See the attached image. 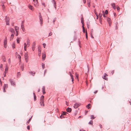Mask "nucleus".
Segmentation results:
<instances>
[{
	"label": "nucleus",
	"instance_id": "nucleus-57",
	"mask_svg": "<svg viewBox=\"0 0 131 131\" xmlns=\"http://www.w3.org/2000/svg\"><path fill=\"white\" fill-rule=\"evenodd\" d=\"M56 20V19H54V20H53V23L54 24V22Z\"/></svg>",
	"mask_w": 131,
	"mask_h": 131
},
{
	"label": "nucleus",
	"instance_id": "nucleus-2",
	"mask_svg": "<svg viewBox=\"0 0 131 131\" xmlns=\"http://www.w3.org/2000/svg\"><path fill=\"white\" fill-rule=\"evenodd\" d=\"M81 105V104L79 103H76L74 104L73 107L75 108H76L79 107Z\"/></svg>",
	"mask_w": 131,
	"mask_h": 131
},
{
	"label": "nucleus",
	"instance_id": "nucleus-29",
	"mask_svg": "<svg viewBox=\"0 0 131 131\" xmlns=\"http://www.w3.org/2000/svg\"><path fill=\"white\" fill-rule=\"evenodd\" d=\"M82 27L83 28V32H85V29L84 27V25H83L82 26Z\"/></svg>",
	"mask_w": 131,
	"mask_h": 131
},
{
	"label": "nucleus",
	"instance_id": "nucleus-28",
	"mask_svg": "<svg viewBox=\"0 0 131 131\" xmlns=\"http://www.w3.org/2000/svg\"><path fill=\"white\" fill-rule=\"evenodd\" d=\"M12 47L14 49L15 48V44L14 42H13V44L12 45Z\"/></svg>",
	"mask_w": 131,
	"mask_h": 131
},
{
	"label": "nucleus",
	"instance_id": "nucleus-46",
	"mask_svg": "<svg viewBox=\"0 0 131 131\" xmlns=\"http://www.w3.org/2000/svg\"><path fill=\"white\" fill-rule=\"evenodd\" d=\"M6 22V25H9V21H8V22Z\"/></svg>",
	"mask_w": 131,
	"mask_h": 131
},
{
	"label": "nucleus",
	"instance_id": "nucleus-55",
	"mask_svg": "<svg viewBox=\"0 0 131 131\" xmlns=\"http://www.w3.org/2000/svg\"><path fill=\"white\" fill-rule=\"evenodd\" d=\"M17 42L18 43H19V41L18 40V39H17Z\"/></svg>",
	"mask_w": 131,
	"mask_h": 131
},
{
	"label": "nucleus",
	"instance_id": "nucleus-10",
	"mask_svg": "<svg viewBox=\"0 0 131 131\" xmlns=\"http://www.w3.org/2000/svg\"><path fill=\"white\" fill-rule=\"evenodd\" d=\"M10 32L12 33V34H15V31L14 29L12 28H10Z\"/></svg>",
	"mask_w": 131,
	"mask_h": 131
},
{
	"label": "nucleus",
	"instance_id": "nucleus-35",
	"mask_svg": "<svg viewBox=\"0 0 131 131\" xmlns=\"http://www.w3.org/2000/svg\"><path fill=\"white\" fill-rule=\"evenodd\" d=\"M20 75V72H18L17 73V77H19Z\"/></svg>",
	"mask_w": 131,
	"mask_h": 131
},
{
	"label": "nucleus",
	"instance_id": "nucleus-40",
	"mask_svg": "<svg viewBox=\"0 0 131 131\" xmlns=\"http://www.w3.org/2000/svg\"><path fill=\"white\" fill-rule=\"evenodd\" d=\"M85 35H86V38L87 39H88V34H87V31H86V32Z\"/></svg>",
	"mask_w": 131,
	"mask_h": 131
},
{
	"label": "nucleus",
	"instance_id": "nucleus-26",
	"mask_svg": "<svg viewBox=\"0 0 131 131\" xmlns=\"http://www.w3.org/2000/svg\"><path fill=\"white\" fill-rule=\"evenodd\" d=\"M21 68L22 71H23L24 70V65L22 64L21 66Z\"/></svg>",
	"mask_w": 131,
	"mask_h": 131
},
{
	"label": "nucleus",
	"instance_id": "nucleus-16",
	"mask_svg": "<svg viewBox=\"0 0 131 131\" xmlns=\"http://www.w3.org/2000/svg\"><path fill=\"white\" fill-rule=\"evenodd\" d=\"M28 7L31 10L33 11L34 10V9L33 7L31 5H29L28 6Z\"/></svg>",
	"mask_w": 131,
	"mask_h": 131
},
{
	"label": "nucleus",
	"instance_id": "nucleus-5",
	"mask_svg": "<svg viewBox=\"0 0 131 131\" xmlns=\"http://www.w3.org/2000/svg\"><path fill=\"white\" fill-rule=\"evenodd\" d=\"M9 81H10L11 84L13 86H15V84L14 82L11 79H10Z\"/></svg>",
	"mask_w": 131,
	"mask_h": 131
},
{
	"label": "nucleus",
	"instance_id": "nucleus-7",
	"mask_svg": "<svg viewBox=\"0 0 131 131\" xmlns=\"http://www.w3.org/2000/svg\"><path fill=\"white\" fill-rule=\"evenodd\" d=\"M107 76V75L106 73H105L104 76L103 77V78L106 80H107L108 79V78L106 77Z\"/></svg>",
	"mask_w": 131,
	"mask_h": 131
},
{
	"label": "nucleus",
	"instance_id": "nucleus-15",
	"mask_svg": "<svg viewBox=\"0 0 131 131\" xmlns=\"http://www.w3.org/2000/svg\"><path fill=\"white\" fill-rule=\"evenodd\" d=\"M29 73L30 74H31L33 76H34L35 75V72H32V71H29Z\"/></svg>",
	"mask_w": 131,
	"mask_h": 131
},
{
	"label": "nucleus",
	"instance_id": "nucleus-56",
	"mask_svg": "<svg viewBox=\"0 0 131 131\" xmlns=\"http://www.w3.org/2000/svg\"><path fill=\"white\" fill-rule=\"evenodd\" d=\"M66 105L68 106L69 105H68V104H69V103H67V101L66 102Z\"/></svg>",
	"mask_w": 131,
	"mask_h": 131
},
{
	"label": "nucleus",
	"instance_id": "nucleus-38",
	"mask_svg": "<svg viewBox=\"0 0 131 131\" xmlns=\"http://www.w3.org/2000/svg\"><path fill=\"white\" fill-rule=\"evenodd\" d=\"M3 57H3V61H4V62H6V61L5 60H6V59H5V57L4 56H3Z\"/></svg>",
	"mask_w": 131,
	"mask_h": 131
},
{
	"label": "nucleus",
	"instance_id": "nucleus-39",
	"mask_svg": "<svg viewBox=\"0 0 131 131\" xmlns=\"http://www.w3.org/2000/svg\"><path fill=\"white\" fill-rule=\"evenodd\" d=\"M94 118V116L93 115H91V119H93Z\"/></svg>",
	"mask_w": 131,
	"mask_h": 131
},
{
	"label": "nucleus",
	"instance_id": "nucleus-52",
	"mask_svg": "<svg viewBox=\"0 0 131 131\" xmlns=\"http://www.w3.org/2000/svg\"><path fill=\"white\" fill-rule=\"evenodd\" d=\"M4 47L5 48H6L7 47V44L4 45Z\"/></svg>",
	"mask_w": 131,
	"mask_h": 131
},
{
	"label": "nucleus",
	"instance_id": "nucleus-47",
	"mask_svg": "<svg viewBox=\"0 0 131 131\" xmlns=\"http://www.w3.org/2000/svg\"><path fill=\"white\" fill-rule=\"evenodd\" d=\"M27 128L28 130H29L30 129V126L29 125H28L27 126Z\"/></svg>",
	"mask_w": 131,
	"mask_h": 131
},
{
	"label": "nucleus",
	"instance_id": "nucleus-8",
	"mask_svg": "<svg viewBox=\"0 0 131 131\" xmlns=\"http://www.w3.org/2000/svg\"><path fill=\"white\" fill-rule=\"evenodd\" d=\"M8 87L7 84H5L4 86L3 92H5V89L7 88Z\"/></svg>",
	"mask_w": 131,
	"mask_h": 131
},
{
	"label": "nucleus",
	"instance_id": "nucleus-27",
	"mask_svg": "<svg viewBox=\"0 0 131 131\" xmlns=\"http://www.w3.org/2000/svg\"><path fill=\"white\" fill-rule=\"evenodd\" d=\"M52 1H53V3L54 5L55 8H56L55 5L56 4V2L54 0H52Z\"/></svg>",
	"mask_w": 131,
	"mask_h": 131
},
{
	"label": "nucleus",
	"instance_id": "nucleus-21",
	"mask_svg": "<svg viewBox=\"0 0 131 131\" xmlns=\"http://www.w3.org/2000/svg\"><path fill=\"white\" fill-rule=\"evenodd\" d=\"M21 27L22 30H23V31H25V29L24 27V25L22 24L21 26Z\"/></svg>",
	"mask_w": 131,
	"mask_h": 131
},
{
	"label": "nucleus",
	"instance_id": "nucleus-50",
	"mask_svg": "<svg viewBox=\"0 0 131 131\" xmlns=\"http://www.w3.org/2000/svg\"><path fill=\"white\" fill-rule=\"evenodd\" d=\"M81 23L82 24V25H83V21L82 20V19H81Z\"/></svg>",
	"mask_w": 131,
	"mask_h": 131
},
{
	"label": "nucleus",
	"instance_id": "nucleus-33",
	"mask_svg": "<svg viewBox=\"0 0 131 131\" xmlns=\"http://www.w3.org/2000/svg\"><path fill=\"white\" fill-rule=\"evenodd\" d=\"M8 70V68L7 67H6V68L5 69V72L7 73Z\"/></svg>",
	"mask_w": 131,
	"mask_h": 131
},
{
	"label": "nucleus",
	"instance_id": "nucleus-3",
	"mask_svg": "<svg viewBox=\"0 0 131 131\" xmlns=\"http://www.w3.org/2000/svg\"><path fill=\"white\" fill-rule=\"evenodd\" d=\"M38 55L39 56H40L41 55V48L40 47H39L38 48Z\"/></svg>",
	"mask_w": 131,
	"mask_h": 131
},
{
	"label": "nucleus",
	"instance_id": "nucleus-22",
	"mask_svg": "<svg viewBox=\"0 0 131 131\" xmlns=\"http://www.w3.org/2000/svg\"><path fill=\"white\" fill-rule=\"evenodd\" d=\"M34 2H35V3L34 5L35 6H38V2L37 1H35Z\"/></svg>",
	"mask_w": 131,
	"mask_h": 131
},
{
	"label": "nucleus",
	"instance_id": "nucleus-18",
	"mask_svg": "<svg viewBox=\"0 0 131 131\" xmlns=\"http://www.w3.org/2000/svg\"><path fill=\"white\" fill-rule=\"evenodd\" d=\"M15 29L16 32H17V31H18L19 30V28L18 27L16 26L15 27Z\"/></svg>",
	"mask_w": 131,
	"mask_h": 131
},
{
	"label": "nucleus",
	"instance_id": "nucleus-41",
	"mask_svg": "<svg viewBox=\"0 0 131 131\" xmlns=\"http://www.w3.org/2000/svg\"><path fill=\"white\" fill-rule=\"evenodd\" d=\"M108 11L107 10H106L105 12V13L106 14H108Z\"/></svg>",
	"mask_w": 131,
	"mask_h": 131
},
{
	"label": "nucleus",
	"instance_id": "nucleus-13",
	"mask_svg": "<svg viewBox=\"0 0 131 131\" xmlns=\"http://www.w3.org/2000/svg\"><path fill=\"white\" fill-rule=\"evenodd\" d=\"M111 6H112V7L114 9H116V6L115 5V4L113 3H112L111 4Z\"/></svg>",
	"mask_w": 131,
	"mask_h": 131
},
{
	"label": "nucleus",
	"instance_id": "nucleus-30",
	"mask_svg": "<svg viewBox=\"0 0 131 131\" xmlns=\"http://www.w3.org/2000/svg\"><path fill=\"white\" fill-rule=\"evenodd\" d=\"M93 121L91 120L89 123V124L92 125L93 124Z\"/></svg>",
	"mask_w": 131,
	"mask_h": 131
},
{
	"label": "nucleus",
	"instance_id": "nucleus-60",
	"mask_svg": "<svg viewBox=\"0 0 131 131\" xmlns=\"http://www.w3.org/2000/svg\"><path fill=\"white\" fill-rule=\"evenodd\" d=\"M103 16L104 17H105L106 16H105V14L104 13L103 14Z\"/></svg>",
	"mask_w": 131,
	"mask_h": 131
},
{
	"label": "nucleus",
	"instance_id": "nucleus-61",
	"mask_svg": "<svg viewBox=\"0 0 131 131\" xmlns=\"http://www.w3.org/2000/svg\"><path fill=\"white\" fill-rule=\"evenodd\" d=\"M97 91L96 90V91H95L94 92V93H97Z\"/></svg>",
	"mask_w": 131,
	"mask_h": 131
},
{
	"label": "nucleus",
	"instance_id": "nucleus-1",
	"mask_svg": "<svg viewBox=\"0 0 131 131\" xmlns=\"http://www.w3.org/2000/svg\"><path fill=\"white\" fill-rule=\"evenodd\" d=\"M44 96L43 95L40 98V103L41 106H44Z\"/></svg>",
	"mask_w": 131,
	"mask_h": 131
},
{
	"label": "nucleus",
	"instance_id": "nucleus-6",
	"mask_svg": "<svg viewBox=\"0 0 131 131\" xmlns=\"http://www.w3.org/2000/svg\"><path fill=\"white\" fill-rule=\"evenodd\" d=\"M30 45V42L29 39V38H27V44L26 45L27 46L29 47Z\"/></svg>",
	"mask_w": 131,
	"mask_h": 131
},
{
	"label": "nucleus",
	"instance_id": "nucleus-9",
	"mask_svg": "<svg viewBox=\"0 0 131 131\" xmlns=\"http://www.w3.org/2000/svg\"><path fill=\"white\" fill-rule=\"evenodd\" d=\"M72 111L71 109L69 107H68L66 109V111L67 112H68L70 113V112Z\"/></svg>",
	"mask_w": 131,
	"mask_h": 131
},
{
	"label": "nucleus",
	"instance_id": "nucleus-32",
	"mask_svg": "<svg viewBox=\"0 0 131 131\" xmlns=\"http://www.w3.org/2000/svg\"><path fill=\"white\" fill-rule=\"evenodd\" d=\"M99 19L100 20V19H101V17H102V14H101L100 13L99 14Z\"/></svg>",
	"mask_w": 131,
	"mask_h": 131
},
{
	"label": "nucleus",
	"instance_id": "nucleus-51",
	"mask_svg": "<svg viewBox=\"0 0 131 131\" xmlns=\"http://www.w3.org/2000/svg\"><path fill=\"white\" fill-rule=\"evenodd\" d=\"M116 8L117 10H119V8L118 6H116Z\"/></svg>",
	"mask_w": 131,
	"mask_h": 131
},
{
	"label": "nucleus",
	"instance_id": "nucleus-4",
	"mask_svg": "<svg viewBox=\"0 0 131 131\" xmlns=\"http://www.w3.org/2000/svg\"><path fill=\"white\" fill-rule=\"evenodd\" d=\"M69 75H70L72 79V83H73V81L74 80V79L73 77V76L72 75L71 72V71L69 72Z\"/></svg>",
	"mask_w": 131,
	"mask_h": 131
},
{
	"label": "nucleus",
	"instance_id": "nucleus-53",
	"mask_svg": "<svg viewBox=\"0 0 131 131\" xmlns=\"http://www.w3.org/2000/svg\"><path fill=\"white\" fill-rule=\"evenodd\" d=\"M90 2H89L88 4V6H89V7H90Z\"/></svg>",
	"mask_w": 131,
	"mask_h": 131
},
{
	"label": "nucleus",
	"instance_id": "nucleus-42",
	"mask_svg": "<svg viewBox=\"0 0 131 131\" xmlns=\"http://www.w3.org/2000/svg\"><path fill=\"white\" fill-rule=\"evenodd\" d=\"M31 117L30 118H29L28 121H27V123H29V122H30L31 120Z\"/></svg>",
	"mask_w": 131,
	"mask_h": 131
},
{
	"label": "nucleus",
	"instance_id": "nucleus-20",
	"mask_svg": "<svg viewBox=\"0 0 131 131\" xmlns=\"http://www.w3.org/2000/svg\"><path fill=\"white\" fill-rule=\"evenodd\" d=\"M14 37V34H12L11 35V36L10 37V40H12L13 39V38Z\"/></svg>",
	"mask_w": 131,
	"mask_h": 131
},
{
	"label": "nucleus",
	"instance_id": "nucleus-34",
	"mask_svg": "<svg viewBox=\"0 0 131 131\" xmlns=\"http://www.w3.org/2000/svg\"><path fill=\"white\" fill-rule=\"evenodd\" d=\"M39 18L40 21H42V18L41 15H39Z\"/></svg>",
	"mask_w": 131,
	"mask_h": 131
},
{
	"label": "nucleus",
	"instance_id": "nucleus-12",
	"mask_svg": "<svg viewBox=\"0 0 131 131\" xmlns=\"http://www.w3.org/2000/svg\"><path fill=\"white\" fill-rule=\"evenodd\" d=\"M42 92L44 94L46 93L45 91V86H43L42 88Z\"/></svg>",
	"mask_w": 131,
	"mask_h": 131
},
{
	"label": "nucleus",
	"instance_id": "nucleus-59",
	"mask_svg": "<svg viewBox=\"0 0 131 131\" xmlns=\"http://www.w3.org/2000/svg\"><path fill=\"white\" fill-rule=\"evenodd\" d=\"M40 22L41 25H42V24H43L42 21H40Z\"/></svg>",
	"mask_w": 131,
	"mask_h": 131
},
{
	"label": "nucleus",
	"instance_id": "nucleus-45",
	"mask_svg": "<svg viewBox=\"0 0 131 131\" xmlns=\"http://www.w3.org/2000/svg\"><path fill=\"white\" fill-rule=\"evenodd\" d=\"M8 63H9V64H10V58H9L8 60Z\"/></svg>",
	"mask_w": 131,
	"mask_h": 131
},
{
	"label": "nucleus",
	"instance_id": "nucleus-48",
	"mask_svg": "<svg viewBox=\"0 0 131 131\" xmlns=\"http://www.w3.org/2000/svg\"><path fill=\"white\" fill-rule=\"evenodd\" d=\"M32 49L33 51H34L35 49V47H33L32 48Z\"/></svg>",
	"mask_w": 131,
	"mask_h": 131
},
{
	"label": "nucleus",
	"instance_id": "nucleus-19",
	"mask_svg": "<svg viewBox=\"0 0 131 131\" xmlns=\"http://www.w3.org/2000/svg\"><path fill=\"white\" fill-rule=\"evenodd\" d=\"M46 58V54H43L42 59L43 60H45Z\"/></svg>",
	"mask_w": 131,
	"mask_h": 131
},
{
	"label": "nucleus",
	"instance_id": "nucleus-64",
	"mask_svg": "<svg viewBox=\"0 0 131 131\" xmlns=\"http://www.w3.org/2000/svg\"><path fill=\"white\" fill-rule=\"evenodd\" d=\"M16 36H17L18 35V31H17V32H16Z\"/></svg>",
	"mask_w": 131,
	"mask_h": 131
},
{
	"label": "nucleus",
	"instance_id": "nucleus-37",
	"mask_svg": "<svg viewBox=\"0 0 131 131\" xmlns=\"http://www.w3.org/2000/svg\"><path fill=\"white\" fill-rule=\"evenodd\" d=\"M42 68L43 69H44V68H45V64H44L43 63H42Z\"/></svg>",
	"mask_w": 131,
	"mask_h": 131
},
{
	"label": "nucleus",
	"instance_id": "nucleus-24",
	"mask_svg": "<svg viewBox=\"0 0 131 131\" xmlns=\"http://www.w3.org/2000/svg\"><path fill=\"white\" fill-rule=\"evenodd\" d=\"M24 49L25 51L26 50V47L27 46V45H26V44L25 43H24Z\"/></svg>",
	"mask_w": 131,
	"mask_h": 131
},
{
	"label": "nucleus",
	"instance_id": "nucleus-54",
	"mask_svg": "<svg viewBox=\"0 0 131 131\" xmlns=\"http://www.w3.org/2000/svg\"><path fill=\"white\" fill-rule=\"evenodd\" d=\"M18 58L19 59H20V58H21V57H20V55L19 54L18 55Z\"/></svg>",
	"mask_w": 131,
	"mask_h": 131
},
{
	"label": "nucleus",
	"instance_id": "nucleus-31",
	"mask_svg": "<svg viewBox=\"0 0 131 131\" xmlns=\"http://www.w3.org/2000/svg\"><path fill=\"white\" fill-rule=\"evenodd\" d=\"M67 114H68V113L65 112H63V113L62 114V115H66Z\"/></svg>",
	"mask_w": 131,
	"mask_h": 131
},
{
	"label": "nucleus",
	"instance_id": "nucleus-62",
	"mask_svg": "<svg viewBox=\"0 0 131 131\" xmlns=\"http://www.w3.org/2000/svg\"><path fill=\"white\" fill-rule=\"evenodd\" d=\"M26 60V62H28V58L27 59H26V60Z\"/></svg>",
	"mask_w": 131,
	"mask_h": 131
},
{
	"label": "nucleus",
	"instance_id": "nucleus-11",
	"mask_svg": "<svg viewBox=\"0 0 131 131\" xmlns=\"http://www.w3.org/2000/svg\"><path fill=\"white\" fill-rule=\"evenodd\" d=\"M24 56L25 60L27 59L28 58V56L27 53H25V54Z\"/></svg>",
	"mask_w": 131,
	"mask_h": 131
},
{
	"label": "nucleus",
	"instance_id": "nucleus-25",
	"mask_svg": "<svg viewBox=\"0 0 131 131\" xmlns=\"http://www.w3.org/2000/svg\"><path fill=\"white\" fill-rule=\"evenodd\" d=\"M34 96V101H36V96L35 95V93L34 92L33 93Z\"/></svg>",
	"mask_w": 131,
	"mask_h": 131
},
{
	"label": "nucleus",
	"instance_id": "nucleus-36",
	"mask_svg": "<svg viewBox=\"0 0 131 131\" xmlns=\"http://www.w3.org/2000/svg\"><path fill=\"white\" fill-rule=\"evenodd\" d=\"M91 105V104H89L88 105L86 106V107L88 108V109H89L90 108V107H89V106Z\"/></svg>",
	"mask_w": 131,
	"mask_h": 131
},
{
	"label": "nucleus",
	"instance_id": "nucleus-43",
	"mask_svg": "<svg viewBox=\"0 0 131 131\" xmlns=\"http://www.w3.org/2000/svg\"><path fill=\"white\" fill-rule=\"evenodd\" d=\"M52 33L51 32H50V33L49 34V36H51L52 35Z\"/></svg>",
	"mask_w": 131,
	"mask_h": 131
},
{
	"label": "nucleus",
	"instance_id": "nucleus-49",
	"mask_svg": "<svg viewBox=\"0 0 131 131\" xmlns=\"http://www.w3.org/2000/svg\"><path fill=\"white\" fill-rule=\"evenodd\" d=\"M43 47H44V48H45V46H46V44H45V43H43Z\"/></svg>",
	"mask_w": 131,
	"mask_h": 131
},
{
	"label": "nucleus",
	"instance_id": "nucleus-23",
	"mask_svg": "<svg viewBox=\"0 0 131 131\" xmlns=\"http://www.w3.org/2000/svg\"><path fill=\"white\" fill-rule=\"evenodd\" d=\"M6 22H8L9 21V20H10V18L9 17H7V16L6 17Z\"/></svg>",
	"mask_w": 131,
	"mask_h": 131
},
{
	"label": "nucleus",
	"instance_id": "nucleus-17",
	"mask_svg": "<svg viewBox=\"0 0 131 131\" xmlns=\"http://www.w3.org/2000/svg\"><path fill=\"white\" fill-rule=\"evenodd\" d=\"M7 38L6 37L4 42V45L7 44Z\"/></svg>",
	"mask_w": 131,
	"mask_h": 131
},
{
	"label": "nucleus",
	"instance_id": "nucleus-58",
	"mask_svg": "<svg viewBox=\"0 0 131 131\" xmlns=\"http://www.w3.org/2000/svg\"><path fill=\"white\" fill-rule=\"evenodd\" d=\"M42 4L45 7V3H42Z\"/></svg>",
	"mask_w": 131,
	"mask_h": 131
},
{
	"label": "nucleus",
	"instance_id": "nucleus-44",
	"mask_svg": "<svg viewBox=\"0 0 131 131\" xmlns=\"http://www.w3.org/2000/svg\"><path fill=\"white\" fill-rule=\"evenodd\" d=\"M75 77H77L78 78V75L77 74V73H75Z\"/></svg>",
	"mask_w": 131,
	"mask_h": 131
},
{
	"label": "nucleus",
	"instance_id": "nucleus-63",
	"mask_svg": "<svg viewBox=\"0 0 131 131\" xmlns=\"http://www.w3.org/2000/svg\"><path fill=\"white\" fill-rule=\"evenodd\" d=\"M3 67V65L2 64H1L0 65V68H1Z\"/></svg>",
	"mask_w": 131,
	"mask_h": 131
},
{
	"label": "nucleus",
	"instance_id": "nucleus-14",
	"mask_svg": "<svg viewBox=\"0 0 131 131\" xmlns=\"http://www.w3.org/2000/svg\"><path fill=\"white\" fill-rule=\"evenodd\" d=\"M107 21L108 22L109 25H110L111 23V19L110 18H107Z\"/></svg>",
	"mask_w": 131,
	"mask_h": 131
}]
</instances>
